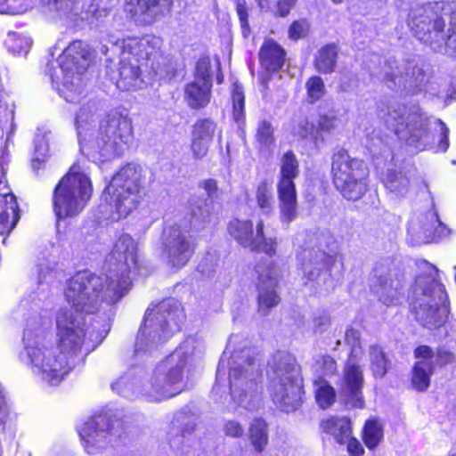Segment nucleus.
<instances>
[{"label":"nucleus","instance_id":"obj_1","mask_svg":"<svg viewBox=\"0 0 456 456\" xmlns=\"http://www.w3.org/2000/svg\"><path fill=\"white\" fill-rule=\"evenodd\" d=\"M138 245L122 234L114 245L100 275L80 272L68 282L65 297L70 309H61L56 324V346H46L24 335L22 360L32 373L49 386H57L74 367L83 348L86 354L99 346L110 330L112 305L130 289V274L138 268Z\"/></svg>","mask_w":456,"mask_h":456},{"label":"nucleus","instance_id":"obj_2","mask_svg":"<svg viewBox=\"0 0 456 456\" xmlns=\"http://www.w3.org/2000/svg\"><path fill=\"white\" fill-rule=\"evenodd\" d=\"M76 126L80 150L102 162L120 155L133 140L132 120L128 114L103 104L90 102L77 114Z\"/></svg>","mask_w":456,"mask_h":456},{"label":"nucleus","instance_id":"obj_3","mask_svg":"<svg viewBox=\"0 0 456 456\" xmlns=\"http://www.w3.org/2000/svg\"><path fill=\"white\" fill-rule=\"evenodd\" d=\"M237 337H231L220 359L215 385L212 389L214 396L221 390L220 379L229 369L231 396L235 404L248 411L257 409L261 403V392L258 380L261 377L260 364L251 348L240 351L232 350V344Z\"/></svg>","mask_w":456,"mask_h":456},{"label":"nucleus","instance_id":"obj_4","mask_svg":"<svg viewBox=\"0 0 456 456\" xmlns=\"http://www.w3.org/2000/svg\"><path fill=\"white\" fill-rule=\"evenodd\" d=\"M203 345L195 338H187L147 377L142 392L149 402H161L180 394L187 387L194 358Z\"/></svg>","mask_w":456,"mask_h":456},{"label":"nucleus","instance_id":"obj_5","mask_svg":"<svg viewBox=\"0 0 456 456\" xmlns=\"http://www.w3.org/2000/svg\"><path fill=\"white\" fill-rule=\"evenodd\" d=\"M385 122L402 140L423 151L435 142L434 132H439L438 149L446 151L449 148V129L441 119H432L417 104H391L387 109Z\"/></svg>","mask_w":456,"mask_h":456},{"label":"nucleus","instance_id":"obj_6","mask_svg":"<svg viewBox=\"0 0 456 456\" xmlns=\"http://www.w3.org/2000/svg\"><path fill=\"white\" fill-rule=\"evenodd\" d=\"M183 320L181 305L167 298L146 310L143 324L136 338L134 355L142 358L156 351L173 333L179 330Z\"/></svg>","mask_w":456,"mask_h":456},{"label":"nucleus","instance_id":"obj_7","mask_svg":"<svg viewBox=\"0 0 456 456\" xmlns=\"http://www.w3.org/2000/svg\"><path fill=\"white\" fill-rule=\"evenodd\" d=\"M142 167L134 163L122 167L105 188L102 198L110 213L107 219L118 221L130 215L142 200Z\"/></svg>","mask_w":456,"mask_h":456},{"label":"nucleus","instance_id":"obj_8","mask_svg":"<svg viewBox=\"0 0 456 456\" xmlns=\"http://www.w3.org/2000/svg\"><path fill=\"white\" fill-rule=\"evenodd\" d=\"M456 2L438 1L416 6L408 15V26L420 41L429 44L435 50L440 51L447 43L444 32L445 22H456Z\"/></svg>","mask_w":456,"mask_h":456},{"label":"nucleus","instance_id":"obj_9","mask_svg":"<svg viewBox=\"0 0 456 456\" xmlns=\"http://www.w3.org/2000/svg\"><path fill=\"white\" fill-rule=\"evenodd\" d=\"M92 192L89 176L80 166L74 164L53 190V208L57 219L78 216L87 205Z\"/></svg>","mask_w":456,"mask_h":456},{"label":"nucleus","instance_id":"obj_10","mask_svg":"<svg viewBox=\"0 0 456 456\" xmlns=\"http://www.w3.org/2000/svg\"><path fill=\"white\" fill-rule=\"evenodd\" d=\"M444 286L428 276L415 281L411 304L416 320L428 330L441 327L448 316V304Z\"/></svg>","mask_w":456,"mask_h":456},{"label":"nucleus","instance_id":"obj_11","mask_svg":"<svg viewBox=\"0 0 456 456\" xmlns=\"http://www.w3.org/2000/svg\"><path fill=\"white\" fill-rule=\"evenodd\" d=\"M271 370L268 392L273 402L283 411L297 410L302 394L298 366L290 356L279 354Z\"/></svg>","mask_w":456,"mask_h":456},{"label":"nucleus","instance_id":"obj_12","mask_svg":"<svg viewBox=\"0 0 456 456\" xmlns=\"http://www.w3.org/2000/svg\"><path fill=\"white\" fill-rule=\"evenodd\" d=\"M91 49L86 42H71L58 57L62 80L58 87L59 94L69 102H77L83 92L82 75L91 60Z\"/></svg>","mask_w":456,"mask_h":456},{"label":"nucleus","instance_id":"obj_13","mask_svg":"<svg viewBox=\"0 0 456 456\" xmlns=\"http://www.w3.org/2000/svg\"><path fill=\"white\" fill-rule=\"evenodd\" d=\"M331 174L335 187L344 198L357 200L366 192L368 168L362 160L352 158L347 151L333 154Z\"/></svg>","mask_w":456,"mask_h":456},{"label":"nucleus","instance_id":"obj_14","mask_svg":"<svg viewBox=\"0 0 456 456\" xmlns=\"http://www.w3.org/2000/svg\"><path fill=\"white\" fill-rule=\"evenodd\" d=\"M109 42L112 45V52H122L136 63L144 64L145 72L149 77L164 76L162 64L165 58L159 52L161 41L159 37L146 35L142 37H128L113 41L111 37Z\"/></svg>","mask_w":456,"mask_h":456},{"label":"nucleus","instance_id":"obj_15","mask_svg":"<svg viewBox=\"0 0 456 456\" xmlns=\"http://www.w3.org/2000/svg\"><path fill=\"white\" fill-rule=\"evenodd\" d=\"M299 174V165L295 154L289 151L280 161V175L277 184L281 220L289 224L297 216V191L294 180Z\"/></svg>","mask_w":456,"mask_h":456},{"label":"nucleus","instance_id":"obj_16","mask_svg":"<svg viewBox=\"0 0 456 456\" xmlns=\"http://www.w3.org/2000/svg\"><path fill=\"white\" fill-rule=\"evenodd\" d=\"M49 12L60 18L70 19L75 21L87 20L90 23L102 22L110 14L114 6L111 0H92L82 4L77 0H42Z\"/></svg>","mask_w":456,"mask_h":456},{"label":"nucleus","instance_id":"obj_17","mask_svg":"<svg viewBox=\"0 0 456 456\" xmlns=\"http://www.w3.org/2000/svg\"><path fill=\"white\" fill-rule=\"evenodd\" d=\"M254 275L257 289V312L265 316L281 302L276 287L281 276V270L273 260L265 258L256 265Z\"/></svg>","mask_w":456,"mask_h":456},{"label":"nucleus","instance_id":"obj_18","mask_svg":"<svg viewBox=\"0 0 456 456\" xmlns=\"http://www.w3.org/2000/svg\"><path fill=\"white\" fill-rule=\"evenodd\" d=\"M370 73L388 88L406 94H415L423 81L420 69H411L406 64L399 65L395 61H384L381 69H370Z\"/></svg>","mask_w":456,"mask_h":456},{"label":"nucleus","instance_id":"obj_19","mask_svg":"<svg viewBox=\"0 0 456 456\" xmlns=\"http://www.w3.org/2000/svg\"><path fill=\"white\" fill-rule=\"evenodd\" d=\"M230 235L243 248L252 251L264 252L269 256L276 254V238H266L264 233V223L259 221L254 230L250 220L234 219L229 223Z\"/></svg>","mask_w":456,"mask_h":456},{"label":"nucleus","instance_id":"obj_20","mask_svg":"<svg viewBox=\"0 0 456 456\" xmlns=\"http://www.w3.org/2000/svg\"><path fill=\"white\" fill-rule=\"evenodd\" d=\"M78 434L83 447L88 454L102 452L118 436L114 424L102 415L94 416L86 421L78 428Z\"/></svg>","mask_w":456,"mask_h":456},{"label":"nucleus","instance_id":"obj_21","mask_svg":"<svg viewBox=\"0 0 456 456\" xmlns=\"http://www.w3.org/2000/svg\"><path fill=\"white\" fill-rule=\"evenodd\" d=\"M195 250L193 238L178 226H170L164 232L163 254L167 264L175 269L187 265Z\"/></svg>","mask_w":456,"mask_h":456},{"label":"nucleus","instance_id":"obj_22","mask_svg":"<svg viewBox=\"0 0 456 456\" xmlns=\"http://www.w3.org/2000/svg\"><path fill=\"white\" fill-rule=\"evenodd\" d=\"M363 383L362 366L358 364L357 359L349 358L344 367L343 376L338 383L339 398L347 408H364Z\"/></svg>","mask_w":456,"mask_h":456},{"label":"nucleus","instance_id":"obj_23","mask_svg":"<svg viewBox=\"0 0 456 456\" xmlns=\"http://www.w3.org/2000/svg\"><path fill=\"white\" fill-rule=\"evenodd\" d=\"M401 286L392 262L384 260L376 264L370 278V287L379 301L387 305L395 304Z\"/></svg>","mask_w":456,"mask_h":456},{"label":"nucleus","instance_id":"obj_24","mask_svg":"<svg viewBox=\"0 0 456 456\" xmlns=\"http://www.w3.org/2000/svg\"><path fill=\"white\" fill-rule=\"evenodd\" d=\"M297 259L304 277L308 281L317 280L335 261L334 256L314 246L299 250L297 253Z\"/></svg>","mask_w":456,"mask_h":456},{"label":"nucleus","instance_id":"obj_25","mask_svg":"<svg viewBox=\"0 0 456 456\" xmlns=\"http://www.w3.org/2000/svg\"><path fill=\"white\" fill-rule=\"evenodd\" d=\"M416 362L412 368L411 384L418 391H425L430 385L435 370V352L428 346H419L414 350Z\"/></svg>","mask_w":456,"mask_h":456},{"label":"nucleus","instance_id":"obj_26","mask_svg":"<svg viewBox=\"0 0 456 456\" xmlns=\"http://www.w3.org/2000/svg\"><path fill=\"white\" fill-rule=\"evenodd\" d=\"M119 54L120 61L118 68V78L117 86L122 91L138 90L144 84V77L151 78L145 72L144 64H138L128 55L122 52H117Z\"/></svg>","mask_w":456,"mask_h":456},{"label":"nucleus","instance_id":"obj_27","mask_svg":"<svg viewBox=\"0 0 456 456\" xmlns=\"http://www.w3.org/2000/svg\"><path fill=\"white\" fill-rule=\"evenodd\" d=\"M125 12L138 25L152 24L163 14L161 0H126Z\"/></svg>","mask_w":456,"mask_h":456},{"label":"nucleus","instance_id":"obj_28","mask_svg":"<svg viewBox=\"0 0 456 456\" xmlns=\"http://www.w3.org/2000/svg\"><path fill=\"white\" fill-rule=\"evenodd\" d=\"M142 374V368L134 366L127 373L112 383L111 389L128 399H134L139 395L144 397L142 389L143 384L147 381V378H144Z\"/></svg>","mask_w":456,"mask_h":456},{"label":"nucleus","instance_id":"obj_29","mask_svg":"<svg viewBox=\"0 0 456 456\" xmlns=\"http://www.w3.org/2000/svg\"><path fill=\"white\" fill-rule=\"evenodd\" d=\"M213 83H200L192 80L184 87V101L193 110H200L208 106L211 100Z\"/></svg>","mask_w":456,"mask_h":456},{"label":"nucleus","instance_id":"obj_30","mask_svg":"<svg viewBox=\"0 0 456 456\" xmlns=\"http://www.w3.org/2000/svg\"><path fill=\"white\" fill-rule=\"evenodd\" d=\"M322 431L339 444H346L352 435L351 419L346 417L332 416L322 419L320 423Z\"/></svg>","mask_w":456,"mask_h":456},{"label":"nucleus","instance_id":"obj_31","mask_svg":"<svg viewBox=\"0 0 456 456\" xmlns=\"http://www.w3.org/2000/svg\"><path fill=\"white\" fill-rule=\"evenodd\" d=\"M18 204L12 193L0 195V234H8L19 221Z\"/></svg>","mask_w":456,"mask_h":456},{"label":"nucleus","instance_id":"obj_32","mask_svg":"<svg viewBox=\"0 0 456 456\" xmlns=\"http://www.w3.org/2000/svg\"><path fill=\"white\" fill-rule=\"evenodd\" d=\"M261 64L268 70H277L284 63L285 52L273 40H266L259 52Z\"/></svg>","mask_w":456,"mask_h":456},{"label":"nucleus","instance_id":"obj_33","mask_svg":"<svg viewBox=\"0 0 456 456\" xmlns=\"http://www.w3.org/2000/svg\"><path fill=\"white\" fill-rule=\"evenodd\" d=\"M195 430L194 419L183 413H177L168 428L169 441L174 446H178L183 441L180 436L185 437Z\"/></svg>","mask_w":456,"mask_h":456},{"label":"nucleus","instance_id":"obj_34","mask_svg":"<svg viewBox=\"0 0 456 456\" xmlns=\"http://www.w3.org/2000/svg\"><path fill=\"white\" fill-rule=\"evenodd\" d=\"M338 49L334 45H327L322 47L314 59V66L317 71L323 74H330L337 65Z\"/></svg>","mask_w":456,"mask_h":456},{"label":"nucleus","instance_id":"obj_35","mask_svg":"<svg viewBox=\"0 0 456 456\" xmlns=\"http://www.w3.org/2000/svg\"><path fill=\"white\" fill-rule=\"evenodd\" d=\"M250 443L256 452H261L268 443V425L263 419L252 420L248 428Z\"/></svg>","mask_w":456,"mask_h":456},{"label":"nucleus","instance_id":"obj_36","mask_svg":"<svg viewBox=\"0 0 456 456\" xmlns=\"http://www.w3.org/2000/svg\"><path fill=\"white\" fill-rule=\"evenodd\" d=\"M427 212L409 224L408 232L416 237L417 241L420 243H429L434 241V230L431 228L430 222L426 220Z\"/></svg>","mask_w":456,"mask_h":456},{"label":"nucleus","instance_id":"obj_37","mask_svg":"<svg viewBox=\"0 0 456 456\" xmlns=\"http://www.w3.org/2000/svg\"><path fill=\"white\" fill-rule=\"evenodd\" d=\"M256 200L263 214L269 215L273 212L274 199L273 184L270 181L263 180L258 183L256 191Z\"/></svg>","mask_w":456,"mask_h":456},{"label":"nucleus","instance_id":"obj_38","mask_svg":"<svg viewBox=\"0 0 456 456\" xmlns=\"http://www.w3.org/2000/svg\"><path fill=\"white\" fill-rule=\"evenodd\" d=\"M314 384L315 387V399L318 405L322 409L330 407L336 400L335 389L322 377L316 379Z\"/></svg>","mask_w":456,"mask_h":456},{"label":"nucleus","instance_id":"obj_39","mask_svg":"<svg viewBox=\"0 0 456 456\" xmlns=\"http://www.w3.org/2000/svg\"><path fill=\"white\" fill-rule=\"evenodd\" d=\"M369 357L370 369L375 377L382 378L388 370L389 362L382 348L377 345H372L369 348Z\"/></svg>","mask_w":456,"mask_h":456},{"label":"nucleus","instance_id":"obj_40","mask_svg":"<svg viewBox=\"0 0 456 456\" xmlns=\"http://www.w3.org/2000/svg\"><path fill=\"white\" fill-rule=\"evenodd\" d=\"M217 124L208 118H199L192 126L191 136L212 143Z\"/></svg>","mask_w":456,"mask_h":456},{"label":"nucleus","instance_id":"obj_41","mask_svg":"<svg viewBox=\"0 0 456 456\" xmlns=\"http://www.w3.org/2000/svg\"><path fill=\"white\" fill-rule=\"evenodd\" d=\"M383 438L382 426L376 420L366 421L362 430V439L369 449H374Z\"/></svg>","mask_w":456,"mask_h":456},{"label":"nucleus","instance_id":"obj_42","mask_svg":"<svg viewBox=\"0 0 456 456\" xmlns=\"http://www.w3.org/2000/svg\"><path fill=\"white\" fill-rule=\"evenodd\" d=\"M232 117L233 119L238 123H243L244 121V106L245 97L243 94L242 88L239 86H234L232 94Z\"/></svg>","mask_w":456,"mask_h":456},{"label":"nucleus","instance_id":"obj_43","mask_svg":"<svg viewBox=\"0 0 456 456\" xmlns=\"http://www.w3.org/2000/svg\"><path fill=\"white\" fill-rule=\"evenodd\" d=\"M256 138L261 147H269L274 142L273 128L266 120L259 121L256 127Z\"/></svg>","mask_w":456,"mask_h":456},{"label":"nucleus","instance_id":"obj_44","mask_svg":"<svg viewBox=\"0 0 456 456\" xmlns=\"http://www.w3.org/2000/svg\"><path fill=\"white\" fill-rule=\"evenodd\" d=\"M305 88L310 102L320 100L325 94L324 82L317 76H314L307 80Z\"/></svg>","mask_w":456,"mask_h":456},{"label":"nucleus","instance_id":"obj_45","mask_svg":"<svg viewBox=\"0 0 456 456\" xmlns=\"http://www.w3.org/2000/svg\"><path fill=\"white\" fill-rule=\"evenodd\" d=\"M194 80H200V83H213L211 61L208 57H202L197 61Z\"/></svg>","mask_w":456,"mask_h":456},{"label":"nucleus","instance_id":"obj_46","mask_svg":"<svg viewBox=\"0 0 456 456\" xmlns=\"http://www.w3.org/2000/svg\"><path fill=\"white\" fill-rule=\"evenodd\" d=\"M426 220L430 222L431 228L434 230V241L450 234V230L439 220L435 209H429L427 212Z\"/></svg>","mask_w":456,"mask_h":456},{"label":"nucleus","instance_id":"obj_47","mask_svg":"<svg viewBox=\"0 0 456 456\" xmlns=\"http://www.w3.org/2000/svg\"><path fill=\"white\" fill-rule=\"evenodd\" d=\"M315 367L316 371L321 373L320 377L322 378V376L330 378L337 373V362L329 355L321 356L316 362Z\"/></svg>","mask_w":456,"mask_h":456},{"label":"nucleus","instance_id":"obj_48","mask_svg":"<svg viewBox=\"0 0 456 456\" xmlns=\"http://www.w3.org/2000/svg\"><path fill=\"white\" fill-rule=\"evenodd\" d=\"M345 342L351 347L349 358L357 359L362 354L360 332L353 328H348L346 331Z\"/></svg>","mask_w":456,"mask_h":456},{"label":"nucleus","instance_id":"obj_49","mask_svg":"<svg viewBox=\"0 0 456 456\" xmlns=\"http://www.w3.org/2000/svg\"><path fill=\"white\" fill-rule=\"evenodd\" d=\"M386 185L389 191L403 195L407 191L409 180L401 173L395 174L389 176Z\"/></svg>","mask_w":456,"mask_h":456},{"label":"nucleus","instance_id":"obj_50","mask_svg":"<svg viewBox=\"0 0 456 456\" xmlns=\"http://www.w3.org/2000/svg\"><path fill=\"white\" fill-rule=\"evenodd\" d=\"M28 6L23 0H0V13L20 14Z\"/></svg>","mask_w":456,"mask_h":456},{"label":"nucleus","instance_id":"obj_51","mask_svg":"<svg viewBox=\"0 0 456 456\" xmlns=\"http://www.w3.org/2000/svg\"><path fill=\"white\" fill-rule=\"evenodd\" d=\"M338 125V116L333 113H326L320 116L318 122V129H316V134H320L321 133H330L333 129H335Z\"/></svg>","mask_w":456,"mask_h":456},{"label":"nucleus","instance_id":"obj_52","mask_svg":"<svg viewBox=\"0 0 456 456\" xmlns=\"http://www.w3.org/2000/svg\"><path fill=\"white\" fill-rule=\"evenodd\" d=\"M48 152V145L44 137L36 139L35 141V156L32 160L34 169H38L39 166L45 162Z\"/></svg>","mask_w":456,"mask_h":456},{"label":"nucleus","instance_id":"obj_53","mask_svg":"<svg viewBox=\"0 0 456 456\" xmlns=\"http://www.w3.org/2000/svg\"><path fill=\"white\" fill-rule=\"evenodd\" d=\"M236 12L239 16L242 34L244 37H248L250 31L248 25V12L247 3L245 0H236Z\"/></svg>","mask_w":456,"mask_h":456},{"label":"nucleus","instance_id":"obj_54","mask_svg":"<svg viewBox=\"0 0 456 456\" xmlns=\"http://www.w3.org/2000/svg\"><path fill=\"white\" fill-rule=\"evenodd\" d=\"M309 31V24L305 20H299L292 22L289 28V37L290 39L297 40L306 37Z\"/></svg>","mask_w":456,"mask_h":456},{"label":"nucleus","instance_id":"obj_55","mask_svg":"<svg viewBox=\"0 0 456 456\" xmlns=\"http://www.w3.org/2000/svg\"><path fill=\"white\" fill-rule=\"evenodd\" d=\"M211 142L191 136V151L194 159H202L207 156Z\"/></svg>","mask_w":456,"mask_h":456},{"label":"nucleus","instance_id":"obj_56","mask_svg":"<svg viewBox=\"0 0 456 456\" xmlns=\"http://www.w3.org/2000/svg\"><path fill=\"white\" fill-rule=\"evenodd\" d=\"M209 213V207L206 201L198 200L195 203L191 204V216L193 217L205 221Z\"/></svg>","mask_w":456,"mask_h":456},{"label":"nucleus","instance_id":"obj_57","mask_svg":"<svg viewBox=\"0 0 456 456\" xmlns=\"http://www.w3.org/2000/svg\"><path fill=\"white\" fill-rule=\"evenodd\" d=\"M224 432L231 437H241L244 434V428L236 420H227L224 424Z\"/></svg>","mask_w":456,"mask_h":456},{"label":"nucleus","instance_id":"obj_58","mask_svg":"<svg viewBox=\"0 0 456 456\" xmlns=\"http://www.w3.org/2000/svg\"><path fill=\"white\" fill-rule=\"evenodd\" d=\"M297 134L302 138H305L311 136L313 138H317L318 134H316V130L313 124H311L307 119H303L300 121L298 125Z\"/></svg>","mask_w":456,"mask_h":456},{"label":"nucleus","instance_id":"obj_59","mask_svg":"<svg viewBox=\"0 0 456 456\" xmlns=\"http://www.w3.org/2000/svg\"><path fill=\"white\" fill-rule=\"evenodd\" d=\"M297 0H279L275 1L276 15L286 17L290 10L296 5Z\"/></svg>","mask_w":456,"mask_h":456},{"label":"nucleus","instance_id":"obj_60","mask_svg":"<svg viewBox=\"0 0 456 456\" xmlns=\"http://www.w3.org/2000/svg\"><path fill=\"white\" fill-rule=\"evenodd\" d=\"M330 324V318L327 314L320 313L314 318L315 332H323Z\"/></svg>","mask_w":456,"mask_h":456},{"label":"nucleus","instance_id":"obj_61","mask_svg":"<svg viewBox=\"0 0 456 456\" xmlns=\"http://www.w3.org/2000/svg\"><path fill=\"white\" fill-rule=\"evenodd\" d=\"M346 448L350 456H362L364 452V449L361 443L354 437L350 436L348 441H346Z\"/></svg>","mask_w":456,"mask_h":456},{"label":"nucleus","instance_id":"obj_62","mask_svg":"<svg viewBox=\"0 0 456 456\" xmlns=\"http://www.w3.org/2000/svg\"><path fill=\"white\" fill-rule=\"evenodd\" d=\"M435 366L436 365H445L453 361V355L448 351L439 350L435 353Z\"/></svg>","mask_w":456,"mask_h":456},{"label":"nucleus","instance_id":"obj_63","mask_svg":"<svg viewBox=\"0 0 456 456\" xmlns=\"http://www.w3.org/2000/svg\"><path fill=\"white\" fill-rule=\"evenodd\" d=\"M53 270V265H38V276L39 281L42 282L44 280H46L48 277L52 275Z\"/></svg>","mask_w":456,"mask_h":456},{"label":"nucleus","instance_id":"obj_64","mask_svg":"<svg viewBox=\"0 0 456 456\" xmlns=\"http://www.w3.org/2000/svg\"><path fill=\"white\" fill-rule=\"evenodd\" d=\"M204 189L208 192V196H213L216 190H217V184L215 180L209 179L204 182Z\"/></svg>","mask_w":456,"mask_h":456}]
</instances>
